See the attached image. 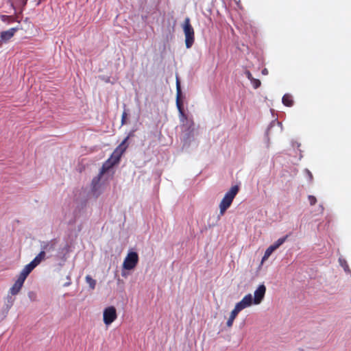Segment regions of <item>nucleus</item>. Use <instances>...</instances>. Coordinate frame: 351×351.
I'll list each match as a JSON object with an SVG mask.
<instances>
[{"label": "nucleus", "mask_w": 351, "mask_h": 351, "mask_svg": "<svg viewBox=\"0 0 351 351\" xmlns=\"http://www.w3.org/2000/svg\"><path fill=\"white\" fill-rule=\"evenodd\" d=\"M123 153V150H121V148L116 147L110 157L103 164L99 175L93 179L92 192L95 196L97 197L99 195V193H97V189L99 186L101 176L113 166L119 162Z\"/></svg>", "instance_id": "1"}, {"label": "nucleus", "mask_w": 351, "mask_h": 351, "mask_svg": "<svg viewBox=\"0 0 351 351\" xmlns=\"http://www.w3.org/2000/svg\"><path fill=\"white\" fill-rule=\"evenodd\" d=\"M239 191V187L237 185H234L232 186L230 189L225 194L219 204L221 214H223L224 212L230 206Z\"/></svg>", "instance_id": "2"}, {"label": "nucleus", "mask_w": 351, "mask_h": 351, "mask_svg": "<svg viewBox=\"0 0 351 351\" xmlns=\"http://www.w3.org/2000/svg\"><path fill=\"white\" fill-rule=\"evenodd\" d=\"M182 29L185 36L186 47L189 49L193 46L195 42V31L189 17L184 19L182 24Z\"/></svg>", "instance_id": "3"}, {"label": "nucleus", "mask_w": 351, "mask_h": 351, "mask_svg": "<svg viewBox=\"0 0 351 351\" xmlns=\"http://www.w3.org/2000/svg\"><path fill=\"white\" fill-rule=\"evenodd\" d=\"M138 263V255L137 252L130 250L126 255L122 267L126 270H132L136 267Z\"/></svg>", "instance_id": "4"}, {"label": "nucleus", "mask_w": 351, "mask_h": 351, "mask_svg": "<svg viewBox=\"0 0 351 351\" xmlns=\"http://www.w3.org/2000/svg\"><path fill=\"white\" fill-rule=\"evenodd\" d=\"M117 317V311L114 306L106 308L103 313V319L106 325L111 324Z\"/></svg>", "instance_id": "5"}, {"label": "nucleus", "mask_w": 351, "mask_h": 351, "mask_svg": "<svg viewBox=\"0 0 351 351\" xmlns=\"http://www.w3.org/2000/svg\"><path fill=\"white\" fill-rule=\"evenodd\" d=\"M253 298L252 294L249 293L238 303L236 304L234 308L239 312L245 308L250 306L253 304Z\"/></svg>", "instance_id": "6"}, {"label": "nucleus", "mask_w": 351, "mask_h": 351, "mask_svg": "<svg viewBox=\"0 0 351 351\" xmlns=\"http://www.w3.org/2000/svg\"><path fill=\"white\" fill-rule=\"evenodd\" d=\"M266 292V287L263 285H260L254 293L253 302L254 304H259L263 300Z\"/></svg>", "instance_id": "7"}, {"label": "nucleus", "mask_w": 351, "mask_h": 351, "mask_svg": "<svg viewBox=\"0 0 351 351\" xmlns=\"http://www.w3.org/2000/svg\"><path fill=\"white\" fill-rule=\"evenodd\" d=\"M57 241L56 239L40 242V251H43L45 254L52 252L55 250Z\"/></svg>", "instance_id": "8"}, {"label": "nucleus", "mask_w": 351, "mask_h": 351, "mask_svg": "<svg viewBox=\"0 0 351 351\" xmlns=\"http://www.w3.org/2000/svg\"><path fill=\"white\" fill-rule=\"evenodd\" d=\"M181 95H182V90L180 87V82L179 79L177 77L176 79V106L179 110V112L184 115V111H183V104L182 101H181Z\"/></svg>", "instance_id": "9"}, {"label": "nucleus", "mask_w": 351, "mask_h": 351, "mask_svg": "<svg viewBox=\"0 0 351 351\" xmlns=\"http://www.w3.org/2000/svg\"><path fill=\"white\" fill-rule=\"evenodd\" d=\"M19 29L20 28L19 27H15L10 28L8 30L1 32L0 34V38L3 41V43H6L10 40Z\"/></svg>", "instance_id": "10"}, {"label": "nucleus", "mask_w": 351, "mask_h": 351, "mask_svg": "<svg viewBox=\"0 0 351 351\" xmlns=\"http://www.w3.org/2000/svg\"><path fill=\"white\" fill-rule=\"evenodd\" d=\"M36 267V266L34 265V264L31 261L29 264L24 267V268L21 271L19 278L25 280L26 278Z\"/></svg>", "instance_id": "11"}, {"label": "nucleus", "mask_w": 351, "mask_h": 351, "mask_svg": "<svg viewBox=\"0 0 351 351\" xmlns=\"http://www.w3.org/2000/svg\"><path fill=\"white\" fill-rule=\"evenodd\" d=\"M24 282H25V280H23L21 278L18 277V278L16 280V282H14V284L10 289V291H9L10 293L12 295H15L18 294L23 285Z\"/></svg>", "instance_id": "12"}, {"label": "nucleus", "mask_w": 351, "mask_h": 351, "mask_svg": "<svg viewBox=\"0 0 351 351\" xmlns=\"http://www.w3.org/2000/svg\"><path fill=\"white\" fill-rule=\"evenodd\" d=\"M46 254L43 251H40L38 254L32 261L34 265L38 266L42 261L46 259Z\"/></svg>", "instance_id": "13"}, {"label": "nucleus", "mask_w": 351, "mask_h": 351, "mask_svg": "<svg viewBox=\"0 0 351 351\" xmlns=\"http://www.w3.org/2000/svg\"><path fill=\"white\" fill-rule=\"evenodd\" d=\"M282 104L287 107H291L294 103L293 97L290 94H285L282 97Z\"/></svg>", "instance_id": "14"}, {"label": "nucleus", "mask_w": 351, "mask_h": 351, "mask_svg": "<svg viewBox=\"0 0 351 351\" xmlns=\"http://www.w3.org/2000/svg\"><path fill=\"white\" fill-rule=\"evenodd\" d=\"M132 136H134V131L130 132L117 147L121 148V150H123V152H125L128 147V144L127 143V141H128V139L130 137H132Z\"/></svg>", "instance_id": "15"}, {"label": "nucleus", "mask_w": 351, "mask_h": 351, "mask_svg": "<svg viewBox=\"0 0 351 351\" xmlns=\"http://www.w3.org/2000/svg\"><path fill=\"white\" fill-rule=\"evenodd\" d=\"M239 313V311H237L235 308L232 311V312L230 313V317L228 319L227 323H226L228 327H231L232 326L234 320L236 318V317L237 316Z\"/></svg>", "instance_id": "16"}, {"label": "nucleus", "mask_w": 351, "mask_h": 351, "mask_svg": "<svg viewBox=\"0 0 351 351\" xmlns=\"http://www.w3.org/2000/svg\"><path fill=\"white\" fill-rule=\"evenodd\" d=\"M339 265L343 268V270L347 274H351V270L349 268L347 261L342 257L339 258Z\"/></svg>", "instance_id": "17"}, {"label": "nucleus", "mask_w": 351, "mask_h": 351, "mask_svg": "<svg viewBox=\"0 0 351 351\" xmlns=\"http://www.w3.org/2000/svg\"><path fill=\"white\" fill-rule=\"evenodd\" d=\"M86 283L89 285V287L91 289H94L96 286V280L92 278V277L89 275H87L85 278Z\"/></svg>", "instance_id": "18"}, {"label": "nucleus", "mask_w": 351, "mask_h": 351, "mask_svg": "<svg viewBox=\"0 0 351 351\" xmlns=\"http://www.w3.org/2000/svg\"><path fill=\"white\" fill-rule=\"evenodd\" d=\"M288 235H286L284 237L278 239L274 243L271 245L274 247L275 250L278 249L281 245H282L285 241L287 240Z\"/></svg>", "instance_id": "19"}, {"label": "nucleus", "mask_w": 351, "mask_h": 351, "mask_svg": "<svg viewBox=\"0 0 351 351\" xmlns=\"http://www.w3.org/2000/svg\"><path fill=\"white\" fill-rule=\"evenodd\" d=\"M0 18L3 22L7 23H10L16 21L15 17L13 16L1 15Z\"/></svg>", "instance_id": "20"}, {"label": "nucleus", "mask_w": 351, "mask_h": 351, "mask_svg": "<svg viewBox=\"0 0 351 351\" xmlns=\"http://www.w3.org/2000/svg\"><path fill=\"white\" fill-rule=\"evenodd\" d=\"M276 250L274 247L271 245L265 251V254L262 258V262L266 261L272 254V252Z\"/></svg>", "instance_id": "21"}, {"label": "nucleus", "mask_w": 351, "mask_h": 351, "mask_svg": "<svg viewBox=\"0 0 351 351\" xmlns=\"http://www.w3.org/2000/svg\"><path fill=\"white\" fill-rule=\"evenodd\" d=\"M14 302V298L12 297V295H8L5 301V306L7 310H9L12 306Z\"/></svg>", "instance_id": "22"}, {"label": "nucleus", "mask_w": 351, "mask_h": 351, "mask_svg": "<svg viewBox=\"0 0 351 351\" xmlns=\"http://www.w3.org/2000/svg\"><path fill=\"white\" fill-rule=\"evenodd\" d=\"M250 82L254 88H258L261 84L259 80L255 78H253L252 80H251Z\"/></svg>", "instance_id": "23"}, {"label": "nucleus", "mask_w": 351, "mask_h": 351, "mask_svg": "<svg viewBox=\"0 0 351 351\" xmlns=\"http://www.w3.org/2000/svg\"><path fill=\"white\" fill-rule=\"evenodd\" d=\"M127 117H128V113L125 110H124L121 115V125H123L127 123Z\"/></svg>", "instance_id": "24"}, {"label": "nucleus", "mask_w": 351, "mask_h": 351, "mask_svg": "<svg viewBox=\"0 0 351 351\" xmlns=\"http://www.w3.org/2000/svg\"><path fill=\"white\" fill-rule=\"evenodd\" d=\"M308 199L309 204L311 205H314L317 202V199L313 195H308Z\"/></svg>", "instance_id": "25"}, {"label": "nucleus", "mask_w": 351, "mask_h": 351, "mask_svg": "<svg viewBox=\"0 0 351 351\" xmlns=\"http://www.w3.org/2000/svg\"><path fill=\"white\" fill-rule=\"evenodd\" d=\"M245 74L246 77H247L250 81H251V80H252V79L254 78V77H253V76H252V73H250V71H247H247H245Z\"/></svg>", "instance_id": "26"}, {"label": "nucleus", "mask_w": 351, "mask_h": 351, "mask_svg": "<svg viewBox=\"0 0 351 351\" xmlns=\"http://www.w3.org/2000/svg\"><path fill=\"white\" fill-rule=\"evenodd\" d=\"M306 173H307V174H308V177H309V180L311 182L313 180V178L311 172L309 170H308V169H306Z\"/></svg>", "instance_id": "27"}, {"label": "nucleus", "mask_w": 351, "mask_h": 351, "mask_svg": "<svg viewBox=\"0 0 351 351\" xmlns=\"http://www.w3.org/2000/svg\"><path fill=\"white\" fill-rule=\"evenodd\" d=\"M67 278L69 280H70L69 277H67ZM71 281L69 280V282H66V283L64 285V287H68V286H69L71 285Z\"/></svg>", "instance_id": "28"}, {"label": "nucleus", "mask_w": 351, "mask_h": 351, "mask_svg": "<svg viewBox=\"0 0 351 351\" xmlns=\"http://www.w3.org/2000/svg\"><path fill=\"white\" fill-rule=\"evenodd\" d=\"M3 43V41L1 39H0V47H1Z\"/></svg>", "instance_id": "29"}]
</instances>
